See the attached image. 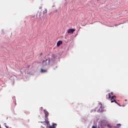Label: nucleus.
I'll return each instance as SVG.
<instances>
[{"instance_id": "f257e3e1", "label": "nucleus", "mask_w": 128, "mask_h": 128, "mask_svg": "<svg viewBox=\"0 0 128 128\" xmlns=\"http://www.w3.org/2000/svg\"><path fill=\"white\" fill-rule=\"evenodd\" d=\"M54 57L52 56L50 54L46 56L44 59L42 61V66H50V61L54 60Z\"/></svg>"}, {"instance_id": "f03ea898", "label": "nucleus", "mask_w": 128, "mask_h": 128, "mask_svg": "<svg viewBox=\"0 0 128 128\" xmlns=\"http://www.w3.org/2000/svg\"><path fill=\"white\" fill-rule=\"evenodd\" d=\"M99 104L100 106L99 108V112H104V108L102 107V104L101 102L99 103Z\"/></svg>"}, {"instance_id": "7ed1b4c3", "label": "nucleus", "mask_w": 128, "mask_h": 128, "mask_svg": "<svg viewBox=\"0 0 128 128\" xmlns=\"http://www.w3.org/2000/svg\"><path fill=\"white\" fill-rule=\"evenodd\" d=\"M44 118H46V120H48V111L46 110H44Z\"/></svg>"}, {"instance_id": "20e7f679", "label": "nucleus", "mask_w": 128, "mask_h": 128, "mask_svg": "<svg viewBox=\"0 0 128 128\" xmlns=\"http://www.w3.org/2000/svg\"><path fill=\"white\" fill-rule=\"evenodd\" d=\"M48 118H45V122H44V124H46L47 126H50V122L48 121Z\"/></svg>"}, {"instance_id": "39448f33", "label": "nucleus", "mask_w": 128, "mask_h": 128, "mask_svg": "<svg viewBox=\"0 0 128 128\" xmlns=\"http://www.w3.org/2000/svg\"><path fill=\"white\" fill-rule=\"evenodd\" d=\"M76 32L74 29H68L67 31L68 34H74V32Z\"/></svg>"}, {"instance_id": "423d86ee", "label": "nucleus", "mask_w": 128, "mask_h": 128, "mask_svg": "<svg viewBox=\"0 0 128 128\" xmlns=\"http://www.w3.org/2000/svg\"><path fill=\"white\" fill-rule=\"evenodd\" d=\"M56 124L53 123L52 126H49V128H56Z\"/></svg>"}, {"instance_id": "0eeeda50", "label": "nucleus", "mask_w": 128, "mask_h": 128, "mask_svg": "<svg viewBox=\"0 0 128 128\" xmlns=\"http://www.w3.org/2000/svg\"><path fill=\"white\" fill-rule=\"evenodd\" d=\"M106 100H110V98L112 99V96H110V94H108L106 95Z\"/></svg>"}, {"instance_id": "6e6552de", "label": "nucleus", "mask_w": 128, "mask_h": 128, "mask_svg": "<svg viewBox=\"0 0 128 128\" xmlns=\"http://www.w3.org/2000/svg\"><path fill=\"white\" fill-rule=\"evenodd\" d=\"M57 46H60V44H62V40H58L57 42Z\"/></svg>"}, {"instance_id": "1a4fd4ad", "label": "nucleus", "mask_w": 128, "mask_h": 128, "mask_svg": "<svg viewBox=\"0 0 128 128\" xmlns=\"http://www.w3.org/2000/svg\"><path fill=\"white\" fill-rule=\"evenodd\" d=\"M40 72H42V74H44L46 72H48V70H44L42 68H41L40 69Z\"/></svg>"}, {"instance_id": "9d476101", "label": "nucleus", "mask_w": 128, "mask_h": 128, "mask_svg": "<svg viewBox=\"0 0 128 128\" xmlns=\"http://www.w3.org/2000/svg\"><path fill=\"white\" fill-rule=\"evenodd\" d=\"M48 12V10L46 8H44V10L43 11V16L46 14Z\"/></svg>"}, {"instance_id": "9b49d317", "label": "nucleus", "mask_w": 128, "mask_h": 128, "mask_svg": "<svg viewBox=\"0 0 128 128\" xmlns=\"http://www.w3.org/2000/svg\"><path fill=\"white\" fill-rule=\"evenodd\" d=\"M111 102H116V104H118V102H116V100L114 98H113V100H111Z\"/></svg>"}, {"instance_id": "f8f14e48", "label": "nucleus", "mask_w": 128, "mask_h": 128, "mask_svg": "<svg viewBox=\"0 0 128 128\" xmlns=\"http://www.w3.org/2000/svg\"><path fill=\"white\" fill-rule=\"evenodd\" d=\"M114 98H116V96H113L111 97V100H114Z\"/></svg>"}, {"instance_id": "ddd939ff", "label": "nucleus", "mask_w": 128, "mask_h": 128, "mask_svg": "<svg viewBox=\"0 0 128 128\" xmlns=\"http://www.w3.org/2000/svg\"><path fill=\"white\" fill-rule=\"evenodd\" d=\"M42 14V12H40L39 13V16H41Z\"/></svg>"}, {"instance_id": "4468645a", "label": "nucleus", "mask_w": 128, "mask_h": 128, "mask_svg": "<svg viewBox=\"0 0 128 128\" xmlns=\"http://www.w3.org/2000/svg\"><path fill=\"white\" fill-rule=\"evenodd\" d=\"M120 124H117V126H118H118H120Z\"/></svg>"}, {"instance_id": "2eb2a0df", "label": "nucleus", "mask_w": 128, "mask_h": 128, "mask_svg": "<svg viewBox=\"0 0 128 128\" xmlns=\"http://www.w3.org/2000/svg\"><path fill=\"white\" fill-rule=\"evenodd\" d=\"M110 94H112H112H113V92H112L111 93H110Z\"/></svg>"}, {"instance_id": "dca6fc26", "label": "nucleus", "mask_w": 128, "mask_h": 128, "mask_svg": "<svg viewBox=\"0 0 128 128\" xmlns=\"http://www.w3.org/2000/svg\"><path fill=\"white\" fill-rule=\"evenodd\" d=\"M40 56H42V54H40Z\"/></svg>"}, {"instance_id": "f3484780", "label": "nucleus", "mask_w": 128, "mask_h": 128, "mask_svg": "<svg viewBox=\"0 0 128 128\" xmlns=\"http://www.w3.org/2000/svg\"><path fill=\"white\" fill-rule=\"evenodd\" d=\"M126 100H125V101L126 102Z\"/></svg>"}, {"instance_id": "a211bd4d", "label": "nucleus", "mask_w": 128, "mask_h": 128, "mask_svg": "<svg viewBox=\"0 0 128 128\" xmlns=\"http://www.w3.org/2000/svg\"><path fill=\"white\" fill-rule=\"evenodd\" d=\"M118 104V106H120V104Z\"/></svg>"}, {"instance_id": "6ab92c4d", "label": "nucleus", "mask_w": 128, "mask_h": 128, "mask_svg": "<svg viewBox=\"0 0 128 128\" xmlns=\"http://www.w3.org/2000/svg\"><path fill=\"white\" fill-rule=\"evenodd\" d=\"M42 128H44V127H42Z\"/></svg>"}, {"instance_id": "aec40b11", "label": "nucleus", "mask_w": 128, "mask_h": 128, "mask_svg": "<svg viewBox=\"0 0 128 128\" xmlns=\"http://www.w3.org/2000/svg\"><path fill=\"white\" fill-rule=\"evenodd\" d=\"M6 128H8V126H6Z\"/></svg>"}]
</instances>
